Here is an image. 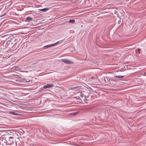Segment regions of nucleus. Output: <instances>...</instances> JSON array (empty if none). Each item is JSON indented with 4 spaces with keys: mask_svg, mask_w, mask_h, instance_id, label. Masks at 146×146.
<instances>
[{
    "mask_svg": "<svg viewBox=\"0 0 146 146\" xmlns=\"http://www.w3.org/2000/svg\"><path fill=\"white\" fill-rule=\"evenodd\" d=\"M143 75L144 76H146V72H145V73H143Z\"/></svg>",
    "mask_w": 146,
    "mask_h": 146,
    "instance_id": "nucleus-11",
    "label": "nucleus"
},
{
    "mask_svg": "<svg viewBox=\"0 0 146 146\" xmlns=\"http://www.w3.org/2000/svg\"><path fill=\"white\" fill-rule=\"evenodd\" d=\"M9 113L11 114L14 115H21L20 114L15 113L14 111H9Z\"/></svg>",
    "mask_w": 146,
    "mask_h": 146,
    "instance_id": "nucleus-4",
    "label": "nucleus"
},
{
    "mask_svg": "<svg viewBox=\"0 0 146 146\" xmlns=\"http://www.w3.org/2000/svg\"><path fill=\"white\" fill-rule=\"evenodd\" d=\"M49 9H50V8H44V9H39V10L40 11H44V12H45V11H47Z\"/></svg>",
    "mask_w": 146,
    "mask_h": 146,
    "instance_id": "nucleus-5",
    "label": "nucleus"
},
{
    "mask_svg": "<svg viewBox=\"0 0 146 146\" xmlns=\"http://www.w3.org/2000/svg\"><path fill=\"white\" fill-rule=\"evenodd\" d=\"M124 77V76L122 75H117L114 76V77L118 78H121Z\"/></svg>",
    "mask_w": 146,
    "mask_h": 146,
    "instance_id": "nucleus-7",
    "label": "nucleus"
},
{
    "mask_svg": "<svg viewBox=\"0 0 146 146\" xmlns=\"http://www.w3.org/2000/svg\"><path fill=\"white\" fill-rule=\"evenodd\" d=\"M61 42V41H58V42H56L54 44H51V46H55L56 45H57L58 44L60 43Z\"/></svg>",
    "mask_w": 146,
    "mask_h": 146,
    "instance_id": "nucleus-6",
    "label": "nucleus"
},
{
    "mask_svg": "<svg viewBox=\"0 0 146 146\" xmlns=\"http://www.w3.org/2000/svg\"><path fill=\"white\" fill-rule=\"evenodd\" d=\"M75 22V21L74 19H70L69 21V23H74Z\"/></svg>",
    "mask_w": 146,
    "mask_h": 146,
    "instance_id": "nucleus-8",
    "label": "nucleus"
},
{
    "mask_svg": "<svg viewBox=\"0 0 146 146\" xmlns=\"http://www.w3.org/2000/svg\"><path fill=\"white\" fill-rule=\"evenodd\" d=\"M61 60L64 62L66 64H71L73 63L70 60H68L66 59H61Z\"/></svg>",
    "mask_w": 146,
    "mask_h": 146,
    "instance_id": "nucleus-1",
    "label": "nucleus"
},
{
    "mask_svg": "<svg viewBox=\"0 0 146 146\" xmlns=\"http://www.w3.org/2000/svg\"><path fill=\"white\" fill-rule=\"evenodd\" d=\"M32 20V18L29 17H26V19L25 20V21L26 22H29L31 21Z\"/></svg>",
    "mask_w": 146,
    "mask_h": 146,
    "instance_id": "nucleus-3",
    "label": "nucleus"
},
{
    "mask_svg": "<svg viewBox=\"0 0 146 146\" xmlns=\"http://www.w3.org/2000/svg\"><path fill=\"white\" fill-rule=\"evenodd\" d=\"M140 48H137V49H136V52L137 53H140Z\"/></svg>",
    "mask_w": 146,
    "mask_h": 146,
    "instance_id": "nucleus-10",
    "label": "nucleus"
},
{
    "mask_svg": "<svg viewBox=\"0 0 146 146\" xmlns=\"http://www.w3.org/2000/svg\"><path fill=\"white\" fill-rule=\"evenodd\" d=\"M11 82H13V81H11Z\"/></svg>",
    "mask_w": 146,
    "mask_h": 146,
    "instance_id": "nucleus-13",
    "label": "nucleus"
},
{
    "mask_svg": "<svg viewBox=\"0 0 146 146\" xmlns=\"http://www.w3.org/2000/svg\"><path fill=\"white\" fill-rule=\"evenodd\" d=\"M29 81H26V82H29Z\"/></svg>",
    "mask_w": 146,
    "mask_h": 146,
    "instance_id": "nucleus-12",
    "label": "nucleus"
},
{
    "mask_svg": "<svg viewBox=\"0 0 146 146\" xmlns=\"http://www.w3.org/2000/svg\"><path fill=\"white\" fill-rule=\"evenodd\" d=\"M51 46H51V45L50 44L47 45H46L44 46L43 47L45 48H48V47H51Z\"/></svg>",
    "mask_w": 146,
    "mask_h": 146,
    "instance_id": "nucleus-9",
    "label": "nucleus"
},
{
    "mask_svg": "<svg viewBox=\"0 0 146 146\" xmlns=\"http://www.w3.org/2000/svg\"><path fill=\"white\" fill-rule=\"evenodd\" d=\"M53 85L52 84H47L44 86L43 87L45 88H50Z\"/></svg>",
    "mask_w": 146,
    "mask_h": 146,
    "instance_id": "nucleus-2",
    "label": "nucleus"
}]
</instances>
